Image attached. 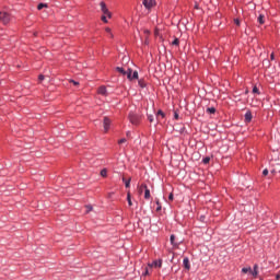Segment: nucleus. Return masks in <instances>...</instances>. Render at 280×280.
<instances>
[{"label": "nucleus", "mask_w": 280, "mask_h": 280, "mask_svg": "<svg viewBox=\"0 0 280 280\" xmlns=\"http://www.w3.org/2000/svg\"><path fill=\"white\" fill-rule=\"evenodd\" d=\"M250 121H253V113H250V110H247L245 114V122L250 124Z\"/></svg>", "instance_id": "obj_8"}, {"label": "nucleus", "mask_w": 280, "mask_h": 280, "mask_svg": "<svg viewBox=\"0 0 280 280\" xmlns=\"http://www.w3.org/2000/svg\"><path fill=\"white\" fill-rule=\"evenodd\" d=\"M105 32L108 34L109 38H115V35H113V31L110 30V27H106Z\"/></svg>", "instance_id": "obj_17"}, {"label": "nucleus", "mask_w": 280, "mask_h": 280, "mask_svg": "<svg viewBox=\"0 0 280 280\" xmlns=\"http://www.w3.org/2000/svg\"><path fill=\"white\" fill-rule=\"evenodd\" d=\"M130 61V58L129 57H122V62H129Z\"/></svg>", "instance_id": "obj_31"}, {"label": "nucleus", "mask_w": 280, "mask_h": 280, "mask_svg": "<svg viewBox=\"0 0 280 280\" xmlns=\"http://www.w3.org/2000/svg\"><path fill=\"white\" fill-rule=\"evenodd\" d=\"M206 112L209 114V115H215V107H208L206 109Z\"/></svg>", "instance_id": "obj_16"}, {"label": "nucleus", "mask_w": 280, "mask_h": 280, "mask_svg": "<svg viewBox=\"0 0 280 280\" xmlns=\"http://www.w3.org/2000/svg\"><path fill=\"white\" fill-rule=\"evenodd\" d=\"M143 86H145L143 83H141V89H143Z\"/></svg>", "instance_id": "obj_41"}, {"label": "nucleus", "mask_w": 280, "mask_h": 280, "mask_svg": "<svg viewBox=\"0 0 280 280\" xmlns=\"http://www.w3.org/2000/svg\"><path fill=\"white\" fill-rule=\"evenodd\" d=\"M242 272H244L246 275V272H253V269L250 267H247V268H243L242 269Z\"/></svg>", "instance_id": "obj_23"}, {"label": "nucleus", "mask_w": 280, "mask_h": 280, "mask_svg": "<svg viewBox=\"0 0 280 280\" xmlns=\"http://www.w3.org/2000/svg\"><path fill=\"white\" fill-rule=\"evenodd\" d=\"M271 174H275V171H271Z\"/></svg>", "instance_id": "obj_45"}, {"label": "nucleus", "mask_w": 280, "mask_h": 280, "mask_svg": "<svg viewBox=\"0 0 280 280\" xmlns=\"http://www.w3.org/2000/svg\"><path fill=\"white\" fill-rule=\"evenodd\" d=\"M235 25L240 26V20H234Z\"/></svg>", "instance_id": "obj_37"}, {"label": "nucleus", "mask_w": 280, "mask_h": 280, "mask_svg": "<svg viewBox=\"0 0 280 280\" xmlns=\"http://www.w3.org/2000/svg\"><path fill=\"white\" fill-rule=\"evenodd\" d=\"M268 174H269L268 168H265V170L262 171V176H268Z\"/></svg>", "instance_id": "obj_30"}, {"label": "nucleus", "mask_w": 280, "mask_h": 280, "mask_svg": "<svg viewBox=\"0 0 280 280\" xmlns=\"http://www.w3.org/2000/svg\"><path fill=\"white\" fill-rule=\"evenodd\" d=\"M179 40H178V38H175L174 40H173V43H172V45H179Z\"/></svg>", "instance_id": "obj_32"}, {"label": "nucleus", "mask_w": 280, "mask_h": 280, "mask_svg": "<svg viewBox=\"0 0 280 280\" xmlns=\"http://www.w3.org/2000/svg\"><path fill=\"white\" fill-rule=\"evenodd\" d=\"M210 161H211V158L206 156V158L202 160V163H203L205 165H207Z\"/></svg>", "instance_id": "obj_24"}, {"label": "nucleus", "mask_w": 280, "mask_h": 280, "mask_svg": "<svg viewBox=\"0 0 280 280\" xmlns=\"http://www.w3.org/2000/svg\"><path fill=\"white\" fill-rule=\"evenodd\" d=\"M270 58H271V60H275V54L273 52L270 55Z\"/></svg>", "instance_id": "obj_38"}, {"label": "nucleus", "mask_w": 280, "mask_h": 280, "mask_svg": "<svg viewBox=\"0 0 280 280\" xmlns=\"http://www.w3.org/2000/svg\"><path fill=\"white\" fill-rule=\"evenodd\" d=\"M43 80H45V75L39 74V77H38V81H39V82H43Z\"/></svg>", "instance_id": "obj_33"}, {"label": "nucleus", "mask_w": 280, "mask_h": 280, "mask_svg": "<svg viewBox=\"0 0 280 280\" xmlns=\"http://www.w3.org/2000/svg\"><path fill=\"white\" fill-rule=\"evenodd\" d=\"M156 211H161V206H159V207L156 208Z\"/></svg>", "instance_id": "obj_39"}, {"label": "nucleus", "mask_w": 280, "mask_h": 280, "mask_svg": "<svg viewBox=\"0 0 280 280\" xmlns=\"http://www.w3.org/2000/svg\"><path fill=\"white\" fill-rule=\"evenodd\" d=\"M176 240V236H174V234L171 235V244L172 246H178V244L174 243V241Z\"/></svg>", "instance_id": "obj_21"}, {"label": "nucleus", "mask_w": 280, "mask_h": 280, "mask_svg": "<svg viewBox=\"0 0 280 280\" xmlns=\"http://www.w3.org/2000/svg\"><path fill=\"white\" fill-rule=\"evenodd\" d=\"M93 211V206H86V213H91Z\"/></svg>", "instance_id": "obj_28"}, {"label": "nucleus", "mask_w": 280, "mask_h": 280, "mask_svg": "<svg viewBox=\"0 0 280 280\" xmlns=\"http://www.w3.org/2000/svg\"><path fill=\"white\" fill-rule=\"evenodd\" d=\"M175 119H178V115L175 113Z\"/></svg>", "instance_id": "obj_40"}, {"label": "nucleus", "mask_w": 280, "mask_h": 280, "mask_svg": "<svg viewBox=\"0 0 280 280\" xmlns=\"http://www.w3.org/2000/svg\"><path fill=\"white\" fill-rule=\"evenodd\" d=\"M43 8H47V4L46 3H39L37 5V10H43Z\"/></svg>", "instance_id": "obj_25"}, {"label": "nucleus", "mask_w": 280, "mask_h": 280, "mask_svg": "<svg viewBox=\"0 0 280 280\" xmlns=\"http://www.w3.org/2000/svg\"><path fill=\"white\" fill-rule=\"evenodd\" d=\"M168 200H174V194H170Z\"/></svg>", "instance_id": "obj_36"}, {"label": "nucleus", "mask_w": 280, "mask_h": 280, "mask_svg": "<svg viewBox=\"0 0 280 280\" xmlns=\"http://www.w3.org/2000/svg\"><path fill=\"white\" fill-rule=\"evenodd\" d=\"M253 93H259V89L257 86L253 88Z\"/></svg>", "instance_id": "obj_35"}, {"label": "nucleus", "mask_w": 280, "mask_h": 280, "mask_svg": "<svg viewBox=\"0 0 280 280\" xmlns=\"http://www.w3.org/2000/svg\"><path fill=\"white\" fill-rule=\"evenodd\" d=\"M122 183H125V186L127 188L130 187V179H126V177H122Z\"/></svg>", "instance_id": "obj_20"}, {"label": "nucleus", "mask_w": 280, "mask_h": 280, "mask_svg": "<svg viewBox=\"0 0 280 280\" xmlns=\"http://www.w3.org/2000/svg\"><path fill=\"white\" fill-rule=\"evenodd\" d=\"M127 200H128L129 207H132V199H130V194L127 195Z\"/></svg>", "instance_id": "obj_26"}, {"label": "nucleus", "mask_w": 280, "mask_h": 280, "mask_svg": "<svg viewBox=\"0 0 280 280\" xmlns=\"http://www.w3.org/2000/svg\"><path fill=\"white\" fill-rule=\"evenodd\" d=\"M101 176H102L103 178H106V176H108V171H107L106 168H103V170L101 171Z\"/></svg>", "instance_id": "obj_19"}, {"label": "nucleus", "mask_w": 280, "mask_h": 280, "mask_svg": "<svg viewBox=\"0 0 280 280\" xmlns=\"http://www.w3.org/2000/svg\"><path fill=\"white\" fill-rule=\"evenodd\" d=\"M150 121H153L152 117H149Z\"/></svg>", "instance_id": "obj_43"}, {"label": "nucleus", "mask_w": 280, "mask_h": 280, "mask_svg": "<svg viewBox=\"0 0 280 280\" xmlns=\"http://www.w3.org/2000/svg\"><path fill=\"white\" fill-rule=\"evenodd\" d=\"M259 266L258 265H254V270L252 271L253 277H257V275H259Z\"/></svg>", "instance_id": "obj_13"}, {"label": "nucleus", "mask_w": 280, "mask_h": 280, "mask_svg": "<svg viewBox=\"0 0 280 280\" xmlns=\"http://www.w3.org/2000/svg\"><path fill=\"white\" fill-rule=\"evenodd\" d=\"M184 268L190 270L191 266L189 265V258L185 257L183 260Z\"/></svg>", "instance_id": "obj_9"}, {"label": "nucleus", "mask_w": 280, "mask_h": 280, "mask_svg": "<svg viewBox=\"0 0 280 280\" xmlns=\"http://www.w3.org/2000/svg\"><path fill=\"white\" fill-rule=\"evenodd\" d=\"M129 121L133 126H139V115H137L135 112H131L129 114Z\"/></svg>", "instance_id": "obj_2"}, {"label": "nucleus", "mask_w": 280, "mask_h": 280, "mask_svg": "<svg viewBox=\"0 0 280 280\" xmlns=\"http://www.w3.org/2000/svg\"><path fill=\"white\" fill-rule=\"evenodd\" d=\"M126 138H122V139H120L119 141H118V143H119V145H121V143H126Z\"/></svg>", "instance_id": "obj_34"}, {"label": "nucleus", "mask_w": 280, "mask_h": 280, "mask_svg": "<svg viewBox=\"0 0 280 280\" xmlns=\"http://www.w3.org/2000/svg\"><path fill=\"white\" fill-rule=\"evenodd\" d=\"M165 118V113H163V110H159L158 113H156V119H158V121H161V119H164Z\"/></svg>", "instance_id": "obj_11"}, {"label": "nucleus", "mask_w": 280, "mask_h": 280, "mask_svg": "<svg viewBox=\"0 0 280 280\" xmlns=\"http://www.w3.org/2000/svg\"><path fill=\"white\" fill-rule=\"evenodd\" d=\"M103 126H104L105 132H108V130H110V118L109 117H104Z\"/></svg>", "instance_id": "obj_6"}, {"label": "nucleus", "mask_w": 280, "mask_h": 280, "mask_svg": "<svg viewBox=\"0 0 280 280\" xmlns=\"http://www.w3.org/2000/svg\"><path fill=\"white\" fill-rule=\"evenodd\" d=\"M101 20L103 21V23H108V20L106 19V15H102Z\"/></svg>", "instance_id": "obj_29"}, {"label": "nucleus", "mask_w": 280, "mask_h": 280, "mask_svg": "<svg viewBox=\"0 0 280 280\" xmlns=\"http://www.w3.org/2000/svg\"><path fill=\"white\" fill-rule=\"evenodd\" d=\"M264 19H266V16H265L264 14H260V15L258 16V23H259L260 25H264V23H265Z\"/></svg>", "instance_id": "obj_18"}, {"label": "nucleus", "mask_w": 280, "mask_h": 280, "mask_svg": "<svg viewBox=\"0 0 280 280\" xmlns=\"http://www.w3.org/2000/svg\"><path fill=\"white\" fill-rule=\"evenodd\" d=\"M142 189H144V198L145 200H150V190L148 189V186L142 185Z\"/></svg>", "instance_id": "obj_10"}, {"label": "nucleus", "mask_w": 280, "mask_h": 280, "mask_svg": "<svg viewBox=\"0 0 280 280\" xmlns=\"http://www.w3.org/2000/svg\"><path fill=\"white\" fill-rule=\"evenodd\" d=\"M71 84H73L74 86H80V82L75 81V80H70Z\"/></svg>", "instance_id": "obj_27"}, {"label": "nucleus", "mask_w": 280, "mask_h": 280, "mask_svg": "<svg viewBox=\"0 0 280 280\" xmlns=\"http://www.w3.org/2000/svg\"><path fill=\"white\" fill-rule=\"evenodd\" d=\"M116 71H118V73H121V75H127L128 79L131 78V75H130V69H127V71H126V68H124V67H117V68H116Z\"/></svg>", "instance_id": "obj_4"}, {"label": "nucleus", "mask_w": 280, "mask_h": 280, "mask_svg": "<svg viewBox=\"0 0 280 280\" xmlns=\"http://www.w3.org/2000/svg\"><path fill=\"white\" fill-rule=\"evenodd\" d=\"M279 278H280V275H278V276L276 277V279H278V280H279Z\"/></svg>", "instance_id": "obj_42"}, {"label": "nucleus", "mask_w": 280, "mask_h": 280, "mask_svg": "<svg viewBox=\"0 0 280 280\" xmlns=\"http://www.w3.org/2000/svg\"><path fill=\"white\" fill-rule=\"evenodd\" d=\"M142 4L144 5L145 10H152V8H154V5H156V1L155 0H143Z\"/></svg>", "instance_id": "obj_3"}, {"label": "nucleus", "mask_w": 280, "mask_h": 280, "mask_svg": "<svg viewBox=\"0 0 280 280\" xmlns=\"http://www.w3.org/2000/svg\"><path fill=\"white\" fill-rule=\"evenodd\" d=\"M97 93H98V95H104L105 97L108 95V91L106 90V86H104V85L98 88Z\"/></svg>", "instance_id": "obj_7"}, {"label": "nucleus", "mask_w": 280, "mask_h": 280, "mask_svg": "<svg viewBox=\"0 0 280 280\" xmlns=\"http://www.w3.org/2000/svg\"><path fill=\"white\" fill-rule=\"evenodd\" d=\"M130 136V132H127V137H129Z\"/></svg>", "instance_id": "obj_44"}, {"label": "nucleus", "mask_w": 280, "mask_h": 280, "mask_svg": "<svg viewBox=\"0 0 280 280\" xmlns=\"http://www.w3.org/2000/svg\"><path fill=\"white\" fill-rule=\"evenodd\" d=\"M148 36H150V31L144 30V45H150V40L148 39Z\"/></svg>", "instance_id": "obj_12"}, {"label": "nucleus", "mask_w": 280, "mask_h": 280, "mask_svg": "<svg viewBox=\"0 0 280 280\" xmlns=\"http://www.w3.org/2000/svg\"><path fill=\"white\" fill-rule=\"evenodd\" d=\"M151 266H154V268H161V266H163V260H155Z\"/></svg>", "instance_id": "obj_14"}, {"label": "nucleus", "mask_w": 280, "mask_h": 280, "mask_svg": "<svg viewBox=\"0 0 280 280\" xmlns=\"http://www.w3.org/2000/svg\"><path fill=\"white\" fill-rule=\"evenodd\" d=\"M100 5H101V11L103 12V14H105L106 16H108V19H110L112 14H110V11H108L106 3L101 2Z\"/></svg>", "instance_id": "obj_5"}, {"label": "nucleus", "mask_w": 280, "mask_h": 280, "mask_svg": "<svg viewBox=\"0 0 280 280\" xmlns=\"http://www.w3.org/2000/svg\"><path fill=\"white\" fill-rule=\"evenodd\" d=\"M10 21H11L10 13L5 11H0V23H2L3 25H8Z\"/></svg>", "instance_id": "obj_1"}, {"label": "nucleus", "mask_w": 280, "mask_h": 280, "mask_svg": "<svg viewBox=\"0 0 280 280\" xmlns=\"http://www.w3.org/2000/svg\"><path fill=\"white\" fill-rule=\"evenodd\" d=\"M130 75L131 78L129 80H137V78H139V72L135 71L132 74V71L130 70Z\"/></svg>", "instance_id": "obj_15"}, {"label": "nucleus", "mask_w": 280, "mask_h": 280, "mask_svg": "<svg viewBox=\"0 0 280 280\" xmlns=\"http://www.w3.org/2000/svg\"><path fill=\"white\" fill-rule=\"evenodd\" d=\"M150 270H152V266L149 265V268L147 267L145 268V271H144V277H148V275H150Z\"/></svg>", "instance_id": "obj_22"}]
</instances>
